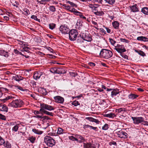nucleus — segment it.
I'll use <instances>...</instances> for the list:
<instances>
[{"label": "nucleus", "instance_id": "obj_1", "mask_svg": "<svg viewBox=\"0 0 148 148\" xmlns=\"http://www.w3.org/2000/svg\"><path fill=\"white\" fill-rule=\"evenodd\" d=\"M23 101L20 99H16L13 100L12 102L10 103L8 106L14 108H21L24 105Z\"/></svg>", "mask_w": 148, "mask_h": 148}, {"label": "nucleus", "instance_id": "obj_2", "mask_svg": "<svg viewBox=\"0 0 148 148\" xmlns=\"http://www.w3.org/2000/svg\"><path fill=\"white\" fill-rule=\"evenodd\" d=\"M100 55L104 57L106 59L111 58L112 56V52L109 50L103 49L100 51Z\"/></svg>", "mask_w": 148, "mask_h": 148}, {"label": "nucleus", "instance_id": "obj_3", "mask_svg": "<svg viewBox=\"0 0 148 148\" xmlns=\"http://www.w3.org/2000/svg\"><path fill=\"white\" fill-rule=\"evenodd\" d=\"M44 142L49 147H52L55 144V141L53 138L47 136L44 138Z\"/></svg>", "mask_w": 148, "mask_h": 148}, {"label": "nucleus", "instance_id": "obj_4", "mask_svg": "<svg viewBox=\"0 0 148 148\" xmlns=\"http://www.w3.org/2000/svg\"><path fill=\"white\" fill-rule=\"evenodd\" d=\"M77 30L75 29L71 30L69 33V39L71 41L75 40L78 34Z\"/></svg>", "mask_w": 148, "mask_h": 148}, {"label": "nucleus", "instance_id": "obj_5", "mask_svg": "<svg viewBox=\"0 0 148 148\" xmlns=\"http://www.w3.org/2000/svg\"><path fill=\"white\" fill-rule=\"evenodd\" d=\"M40 112L46 111L45 110L49 111L53 110L54 108L52 106L44 103L40 104Z\"/></svg>", "mask_w": 148, "mask_h": 148}, {"label": "nucleus", "instance_id": "obj_6", "mask_svg": "<svg viewBox=\"0 0 148 148\" xmlns=\"http://www.w3.org/2000/svg\"><path fill=\"white\" fill-rule=\"evenodd\" d=\"M133 120V123L135 124H139V123L144 122V119L142 117H131Z\"/></svg>", "mask_w": 148, "mask_h": 148}, {"label": "nucleus", "instance_id": "obj_7", "mask_svg": "<svg viewBox=\"0 0 148 148\" xmlns=\"http://www.w3.org/2000/svg\"><path fill=\"white\" fill-rule=\"evenodd\" d=\"M114 49L120 54H121L126 51V50L123 45L119 44H117L116 46L115 47Z\"/></svg>", "mask_w": 148, "mask_h": 148}, {"label": "nucleus", "instance_id": "obj_8", "mask_svg": "<svg viewBox=\"0 0 148 148\" xmlns=\"http://www.w3.org/2000/svg\"><path fill=\"white\" fill-rule=\"evenodd\" d=\"M81 38L84 40L88 42H90L92 40V38L90 36L86 33H81L80 35Z\"/></svg>", "mask_w": 148, "mask_h": 148}, {"label": "nucleus", "instance_id": "obj_9", "mask_svg": "<svg viewBox=\"0 0 148 148\" xmlns=\"http://www.w3.org/2000/svg\"><path fill=\"white\" fill-rule=\"evenodd\" d=\"M60 30L62 33L64 34H68L69 32V29L68 27L65 25H61L59 28Z\"/></svg>", "mask_w": 148, "mask_h": 148}, {"label": "nucleus", "instance_id": "obj_10", "mask_svg": "<svg viewBox=\"0 0 148 148\" xmlns=\"http://www.w3.org/2000/svg\"><path fill=\"white\" fill-rule=\"evenodd\" d=\"M117 136L121 138H125L127 137V134L125 132L121 131L118 132Z\"/></svg>", "mask_w": 148, "mask_h": 148}, {"label": "nucleus", "instance_id": "obj_11", "mask_svg": "<svg viewBox=\"0 0 148 148\" xmlns=\"http://www.w3.org/2000/svg\"><path fill=\"white\" fill-rule=\"evenodd\" d=\"M53 98L55 101L56 103H62L64 102V98L60 96H56L54 97Z\"/></svg>", "mask_w": 148, "mask_h": 148}, {"label": "nucleus", "instance_id": "obj_12", "mask_svg": "<svg viewBox=\"0 0 148 148\" xmlns=\"http://www.w3.org/2000/svg\"><path fill=\"white\" fill-rule=\"evenodd\" d=\"M44 74H45L42 72H35L33 76L34 78L36 80H37L39 79L41 76L44 75Z\"/></svg>", "mask_w": 148, "mask_h": 148}, {"label": "nucleus", "instance_id": "obj_13", "mask_svg": "<svg viewBox=\"0 0 148 148\" xmlns=\"http://www.w3.org/2000/svg\"><path fill=\"white\" fill-rule=\"evenodd\" d=\"M83 147L84 148H96L94 144L88 143H84Z\"/></svg>", "mask_w": 148, "mask_h": 148}, {"label": "nucleus", "instance_id": "obj_14", "mask_svg": "<svg viewBox=\"0 0 148 148\" xmlns=\"http://www.w3.org/2000/svg\"><path fill=\"white\" fill-rule=\"evenodd\" d=\"M87 120H88L92 122H94L97 124H99L100 123V121L98 119H95L92 117H87L85 118Z\"/></svg>", "mask_w": 148, "mask_h": 148}, {"label": "nucleus", "instance_id": "obj_15", "mask_svg": "<svg viewBox=\"0 0 148 148\" xmlns=\"http://www.w3.org/2000/svg\"><path fill=\"white\" fill-rule=\"evenodd\" d=\"M23 79H24V78ZM12 79L19 82L21 80H23V77L21 76L15 75L14 76L12 77Z\"/></svg>", "mask_w": 148, "mask_h": 148}, {"label": "nucleus", "instance_id": "obj_16", "mask_svg": "<svg viewBox=\"0 0 148 148\" xmlns=\"http://www.w3.org/2000/svg\"><path fill=\"white\" fill-rule=\"evenodd\" d=\"M39 92L43 95H46L47 94V92L46 89L42 87H40L38 88Z\"/></svg>", "mask_w": 148, "mask_h": 148}, {"label": "nucleus", "instance_id": "obj_17", "mask_svg": "<svg viewBox=\"0 0 148 148\" xmlns=\"http://www.w3.org/2000/svg\"><path fill=\"white\" fill-rule=\"evenodd\" d=\"M75 137H76V138H77V139H79L80 140H78V142H79V143H82V142H84L85 141V139L84 138L82 137V136L78 135V134H76L75 135Z\"/></svg>", "mask_w": 148, "mask_h": 148}, {"label": "nucleus", "instance_id": "obj_18", "mask_svg": "<svg viewBox=\"0 0 148 148\" xmlns=\"http://www.w3.org/2000/svg\"><path fill=\"white\" fill-rule=\"evenodd\" d=\"M82 26V22L80 20H78L76 25V28L80 29H81V27Z\"/></svg>", "mask_w": 148, "mask_h": 148}, {"label": "nucleus", "instance_id": "obj_19", "mask_svg": "<svg viewBox=\"0 0 148 148\" xmlns=\"http://www.w3.org/2000/svg\"><path fill=\"white\" fill-rule=\"evenodd\" d=\"M66 73V71L63 69L60 68H57L56 73L64 74Z\"/></svg>", "mask_w": 148, "mask_h": 148}, {"label": "nucleus", "instance_id": "obj_20", "mask_svg": "<svg viewBox=\"0 0 148 148\" xmlns=\"http://www.w3.org/2000/svg\"><path fill=\"white\" fill-rule=\"evenodd\" d=\"M112 90L111 93V96L112 97H113L114 96H116L119 93L118 89H114Z\"/></svg>", "mask_w": 148, "mask_h": 148}, {"label": "nucleus", "instance_id": "obj_21", "mask_svg": "<svg viewBox=\"0 0 148 148\" xmlns=\"http://www.w3.org/2000/svg\"><path fill=\"white\" fill-rule=\"evenodd\" d=\"M0 110L7 112L8 111V107L6 105L0 104Z\"/></svg>", "mask_w": 148, "mask_h": 148}, {"label": "nucleus", "instance_id": "obj_22", "mask_svg": "<svg viewBox=\"0 0 148 148\" xmlns=\"http://www.w3.org/2000/svg\"><path fill=\"white\" fill-rule=\"evenodd\" d=\"M137 40H138L142 41L144 42H147L148 41V38L143 36L138 37L137 38Z\"/></svg>", "mask_w": 148, "mask_h": 148}, {"label": "nucleus", "instance_id": "obj_23", "mask_svg": "<svg viewBox=\"0 0 148 148\" xmlns=\"http://www.w3.org/2000/svg\"><path fill=\"white\" fill-rule=\"evenodd\" d=\"M8 52L4 50H0V55L3 56L5 57H7L9 56Z\"/></svg>", "mask_w": 148, "mask_h": 148}, {"label": "nucleus", "instance_id": "obj_24", "mask_svg": "<svg viewBox=\"0 0 148 148\" xmlns=\"http://www.w3.org/2000/svg\"><path fill=\"white\" fill-rule=\"evenodd\" d=\"M130 8L131 10L133 12H135L138 11L136 4H135L134 5H132L131 6Z\"/></svg>", "mask_w": 148, "mask_h": 148}, {"label": "nucleus", "instance_id": "obj_25", "mask_svg": "<svg viewBox=\"0 0 148 148\" xmlns=\"http://www.w3.org/2000/svg\"><path fill=\"white\" fill-rule=\"evenodd\" d=\"M141 12L144 14L148 15V8L144 7L141 9Z\"/></svg>", "mask_w": 148, "mask_h": 148}, {"label": "nucleus", "instance_id": "obj_26", "mask_svg": "<svg viewBox=\"0 0 148 148\" xmlns=\"http://www.w3.org/2000/svg\"><path fill=\"white\" fill-rule=\"evenodd\" d=\"M116 116L114 113H112L106 114L104 115V116L110 118H113Z\"/></svg>", "mask_w": 148, "mask_h": 148}, {"label": "nucleus", "instance_id": "obj_27", "mask_svg": "<svg viewBox=\"0 0 148 148\" xmlns=\"http://www.w3.org/2000/svg\"><path fill=\"white\" fill-rule=\"evenodd\" d=\"M32 131L34 133L38 134H41L43 133L42 131L36 129H33L32 130Z\"/></svg>", "mask_w": 148, "mask_h": 148}, {"label": "nucleus", "instance_id": "obj_28", "mask_svg": "<svg viewBox=\"0 0 148 148\" xmlns=\"http://www.w3.org/2000/svg\"><path fill=\"white\" fill-rule=\"evenodd\" d=\"M19 125L18 124H16L12 128V130L13 132H16L18 131Z\"/></svg>", "mask_w": 148, "mask_h": 148}, {"label": "nucleus", "instance_id": "obj_29", "mask_svg": "<svg viewBox=\"0 0 148 148\" xmlns=\"http://www.w3.org/2000/svg\"><path fill=\"white\" fill-rule=\"evenodd\" d=\"M138 96L137 95L132 94H131L128 96L129 98L132 99H136L138 97Z\"/></svg>", "mask_w": 148, "mask_h": 148}, {"label": "nucleus", "instance_id": "obj_30", "mask_svg": "<svg viewBox=\"0 0 148 148\" xmlns=\"http://www.w3.org/2000/svg\"><path fill=\"white\" fill-rule=\"evenodd\" d=\"M36 138L32 136L28 137L27 139L29 140L32 143H34L36 140Z\"/></svg>", "mask_w": 148, "mask_h": 148}, {"label": "nucleus", "instance_id": "obj_31", "mask_svg": "<svg viewBox=\"0 0 148 148\" xmlns=\"http://www.w3.org/2000/svg\"><path fill=\"white\" fill-rule=\"evenodd\" d=\"M12 87L13 89H17L22 91H24L23 88L19 86L13 85L12 86Z\"/></svg>", "mask_w": 148, "mask_h": 148}, {"label": "nucleus", "instance_id": "obj_32", "mask_svg": "<svg viewBox=\"0 0 148 148\" xmlns=\"http://www.w3.org/2000/svg\"><path fill=\"white\" fill-rule=\"evenodd\" d=\"M85 127L86 128H90V129H92L94 130H95V131H97V128L96 127H94L90 125H85Z\"/></svg>", "mask_w": 148, "mask_h": 148}, {"label": "nucleus", "instance_id": "obj_33", "mask_svg": "<svg viewBox=\"0 0 148 148\" xmlns=\"http://www.w3.org/2000/svg\"><path fill=\"white\" fill-rule=\"evenodd\" d=\"M112 25L115 29H117L119 27V23L116 21H115L114 22L112 23Z\"/></svg>", "mask_w": 148, "mask_h": 148}, {"label": "nucleus", "instance_id": "obj_34", "mask_svg": "<svg viewBox=\"0 0 148 148\" xmlns=\"http://www.w3.org/2000/svg\"><path fill=\"white\" fill-rule=\"evenodd\" d=\"M105 2L110 5H112L115 2V0H104Z\"/></svg>", "mask_w": 148, "mask_h": 148}, {"label": "nucleus", "instance_id": "obj_35", "mask_svg": "<svg viewBox=\"0 0 148 148\" xmlns=\"http://www.w3.org/2000/svg\"><path fill=\"white\" fill-rule=\"evenodd\" d=\"M14 97L11 96H9L6 97L5 98L3 99V102H5L6 101L8 100L12 99L13 98H14Z\"/></svg>", "mask_w": 148, "mask_h": 148}, {"label": "nucleus", "instance_id": "obj_36", "mask_svg": "<svg viewBox=\"0 0 148 148\" xmlns=\"http://www.w3.org/2000/svg\"><path fill=\"white\" fill-rule=\"evenodd\" d=\"M116 112L120 113L122 111H126V109L125 108H119L116 109Z\"/></svg>", "mask_w": 148, "mask_h": 148}, {"label": "nucleus", "instance_id": "obj_37", "mask_svg": "<svg viewBox=\"0 0 148 148\" xmlns=\"http://www.w3.org/2000/svg\"><path fill=\"white\" fill-rule=\"evenodd\" d=\"M135 51L137 53L139 54L140 55L142 56H145V53L141 51H137V50H136Z\"/></svg>", "mask_w": 148, "mask_h": 148}, {"label": "nucleus", "instance_id": "obj_38", "mask_svg": "<svg viewBox=\"0 0 148 148\" xmlns=\"http://www.w3.org/2000/svg\"><path fill=\"white\" fill-rule=\"evenodd\" d=\"M3 145L4 147L7 148H10L11 147V144L8 141H6V142H5Z\"/></svg>", "mask_w": 148, "mask_h": 148}, {"label": "nucleus", "instance_id": "obj_39", "mask_svg": "<svg viewBox=\"0 0 148 148\" xmlns=\"http://www.w3.org/2000/svg\"><path fill=\"white\" fill-rule=\"evenodd\" d=\"M69 11L71 12H73L74 13H75V14H79L80 13V12L77 11L74 8H72V9H71H71H70V10H69Z\"/></svg>", "mask_w": 148, "mask_h": 148}, {"label": "nucleus", "instance_id": "obj_40", "mask_svg": "<svg viewBox=\"0 0 148 148\" xmlns=\"http://www.w3.org/2000/svg\"><path fill=\"white\" fill-rule=\"evenodd\" d=\"M94 14L98 16H101L104 14L103 11H96L94 12Z\"/></svg>", "mask_w": 148, "mask_h": 148}, {"label": "nucleus", "instance_id": "obj_41", "mask_svg": "<svg viewBox=\"0 0 148 148\" xmlns=\"http://www.w3.org/2000/svg\"><path fill=\"white\" fill-rule=\"evenodd\" d=\"M23 13L24 15H27L29 14V10L27 8H25L23 10Z\"/></svg>", "mask_w": 148, "mask_h": 148}, {"label": "nucleus", "instance_id": "obj_42", "mask_svg": "<svg viewBox=\"0 0 148 148\" xmlns=\"http://www.w3.org/2000/svg\"><path fill=\"white\" fill-rule=\"evenodd\" d=\"M49 9L51 11L54 12L56 11V9L55 7L53 5L50 6L49 7Z\"/></svg>", "mask_w": 148, "mask_h": 148}, {"label": "nucleus", "instance_id": "obj_43", "mask_svg": "<svg viewBox=\"0 0 148 148\" xmlns=\"http://www.w3.org/2000/svg\"><path fill=\"white\" fill-rule=\"evenodd\" d=\"M42 112L43 113L47 115L51 116H53V114L52 112H49L47 111H45L43 112Z\"/></svg>", "mask_w": 148, "mask_h": 148}, {"label": "nucleus", "instance_id": "obj_44", "mask_svg": "<svg viewBox=\"0 0 148 148\" xmlns=\"http://www.w3.org/2000/svg\"><path fill=\"white\" fill-rule=\"evenodd\" d=\"M109 128V125L107 123H106L105 125L102 127V130H107Z\"/></svg>", "mask_w": 148, "mask_h": 148}, {"label": "nucleus", "instance_id": "obj_45", "mask_svg": "<svg viewBox=\"0 0 148 148\" xmlns=\"http://www.w3.org/2000/svg\"><path fill=\"white\" fill-rule=\"evenodd\" d=\"M56 25V24L53 23H50L49 24V28L52 30L55 28Z\"/></svg>", "mask_w": 148, "mask_h": 148}, {"label": "nucleus", "instance_id": "obj_46", "mask_svg": "<svg viewBox=\"0 0 148 148\" xmlns=\"http://www.w3.org/2000/svg\"><path fill=\"white\" fill-rule=\"evenodd\" d=\"M31 18L33 19L34 20L36 21H37L39 22H40V19H39L38 18H37V16L35 15H32L31 17Z\"/></svg>", "mask_w": 148, "mask_h": 148}, {"label": "nucleus", "instance_id": "obj_47", "mask_svg": "<svg viewBox=\"0 0 148 148\" xmlns=\"http://www.w3.org/2000/svg\"><path fill=\"white\" fill-rule=\"evenodd\" d=\"M64 130L61 128H58L57 133L58 134H60L63 133Z\"/></svg>", "mask_w": 148, "mask_h": 148}, {"label": "nucleus", "instance_id": "obj_48", "mask_svg": "<svg viewBox=\"0 0 148 148\" xmlns=\"http://www.w3.org/2000/svg\"><path fill=\"white\" fill-rule=\"evenodd\" d=\"M34 117L35 118H37L40 120H41L42 119H43V116L42 115H36L34 116Z\"/></svg>", "mask_w": 148, "mask_h": 148}, {"label": "nucleus", "instance_id": "obj_49", "mask_svg": "<svg viewBox=\"0 0 148 148\" xmlns=\"http://www.w3.org/2000/svg\"><path fill=\"white\" fill-rule=\"evenodd\" d=\"M69 139L73 141L75 140L76 141H78V139H77V138H76V137H75L73 136H69Z\"/></svg>", "mask_w": 148, "mask_h": 148}, {"label": "nucleus", "instance_id": "obj_50", "mask_svg": "<svg viewBox=\"0 0 148 148\" xmlns=\"http://www.w3.org/2000/svg\"><path fill=\"white\" fill-rule=\"evenodd\" d=\"M57 68H52L50 69V71L53 73H56V71Z\"/></svg>", "mask_w": 148, "mask_h": 148}, {"label": "nucleus", "instance_id": "obj_51", "mask_svg": "<svg viewBox=\"0 0 148 148\" xmlns=\"http://www.w3.org/2000/svg\"><path fill=\"white\" fill-rule=\"evenodd\" d=\"M67 3L71 5L73 7H77V5L76 4H75L73 2H71L70 1H67Z\"/></svg>", "mask_w": 148, "mask_h": 148}, {"label": "nucleus", "instance_id": "obj_52", "mask_svg": "<svg viewBox=\"0 0 148 148\" xmlns=\"http://www.w3.org/2000/svg\"><path fill=\"white\" fill-rule=\"evenodd\" d=\"M5 142L4 139L0 136V145H3Z\"/></svg>", "mask_w": 148, "mask_h": 148}, {"label": "nucleus", "instance_id": "obj_53", "mask_svg": "<svg viewBox=\"0 0 148 148\" xmlns=\"http://www.w3.org/2000/svg\"><path fill=\"white\" fill-rule=\"evenodd\" d=\"M63 6H64L65 8V9L69 11L71 9V7L70 6L68 5H66V4H63Z\"/></svg>", "mask_w": 148, "mask_h": 148}, {"label": "nucleus", "instance_id": "obj_54", "mask_svg": "<svg viewBox=\"0 0 148 148\" xmlns=\"http://www.w3.org/2000/svg\"><path fill=\"white\" fill-rule=\"evenodd\" d=\"M76 15H77L79 16L80 18H82L84 19H86V17L85 16H83L81 12H80V13L79 14H77Z\"/></svg>", "mask_w": 148, "mask_h": 148}, {"label": "nucleus", "instance_id": "obj_55", "mask_svg": "<svg viewBox=\"0 0 148 148\" xmlns=\"http://www.w3.org/2000/svg\"><path fill=\"white\" fill-rule=\"evenodd\" d=\"M120 40L121 42H125L126 43H128L129 42V41L125 39L121 38L120 39Z\"/></svg>", "mask_w": 148, "mask_h": 148}, {"label": "nucleus", "instance_id": "obj_56", "mask_svg": "<svg viewBox=\"0 0 148 148\" xmlns=\"http://www.w3.org/2000/svg\"><path fill=\"white\" fill-rule=\"evenodd\" d=\"M73 105H74L75 106H77V105H79L80 104L79 102L77 101H74L72 103Z\"/></svg>", "mask_w": 148, "mask_h": 148}, {"label": "nucleus", "instance_id": "obj_57", "mask_svg": "<svg viewBox=\"0 0 148 148\" xmlns=\"http://www.w3.org/2000/svg\"><path fill=\"white\" fill-rule=\"evenodd\" d=\"M34 114L35 115H37V114H41L42 115L43 114V113L42 112H40V111H38L37 110L34 111Z\"/></svg>", "mask_w": 148, "mask_h": 148}, {"label": "nucleus", "instance_id": "obj_58", "mask_svg": "<svg viewBox=\"0 0 148 148\" xmlns=\"http://www.w3.org/2000/svg\"><path fill=\"white\" fill-rule=\"evenodd\" d=\"M109 40L111 44L113 45H114L116 42L115 41L113 40L112 38H109Z\"/></svg>", "mask_w": 148, "mask_h": 148}, {"label": "nucleus", "instance_id": "obj_59", "mask_svg": "<svg viewBox=\"0 0 148 148\" xmlns=\"http://www.w3.org/2000/svg\"><path fill=\"white\" fill-rule=\"evenodd\" d=\"M0 119L3 120H6L5 116L0 113Z\"/></svg>", "mask_w": 148, "mask_h": 148}, {"label": "nucleus", "instance_id": "obj_60", "mask_svg": "<svg viewBox=\"0 0 148 148\" xmlns=\"http://www.w3.org/2000/svg\"><path fill=\"white\" fill-rule=\"evenodd\" d=\"M109 145L111 146L112 145H113L116 146L117 145V144L116 142L114 141H112L109 143Z\"/></svg>", "mask_w": 148, "mask_h": 148}, {"label": "nucleus", "instance_id": "obj_61", "mask_svg": "<svg viewBox=\"0 0 148 148\" xmlns=\"http://www.w3.org/2000/svg\"><path fill=\"white\" fill-rule=\"evenodd\" d=\"M29 47H25V46L24 47V50H23V51H26L27 53H29V51L28 50V49H29Z\"/></svg>", "mask_w": 148, "mask_h": 148}, {"label": "nucleus", "instance_id": "obj_62", "mask_svg": "<svg viewBox=\"0 0 148 148\" xmlns=\"http://www.w3.org/2000/svg\"><path fill=\"white\" fill-rule=\"evenodd\" d=\"M120 55L122 57L125 59H127L128 58V57L126 55L123 54V53H122L121 54H120Z\"/></svg>", "mask_w": 148, "mask_h": 148}, {"label": "nucleus", "instance_id": "obj_63", "mask_svg": "<svg viewBox=\"0 0 148 148\" xmlns=\"http://www.w3.org/2000/svg\"><path fill=\"white\" fill-rule=\"evenodd\" d=\"M88 64L89 65L92 67L94 66L95 65V63L93 62H89Z\"/></svg>", "mask_w": 148, "mask_h": 148}, {"label": "nucleus", "instance_id": "obj_64", "mask_svg": "<svg viewBox=\"0 0 148 148\" xmlns=\"http://www.w3.org/2000/svg\"><path fill=\"white\" fill-rule=\"evenodd\" d=\"M100 49V47H95V50L96 51V52H100V51L99 50V49Z\"/></svg>", "mask_w": 148, "mask_h": 148}]
</instances>
